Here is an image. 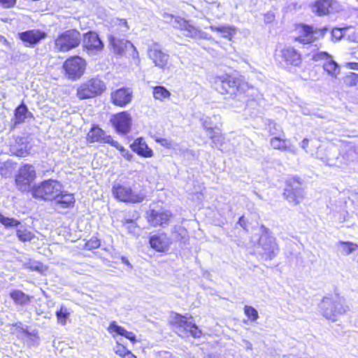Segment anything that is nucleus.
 <instances>
[{
  "label": "nucleus",
  "mask_w": 358,
  "mask_h": 358,
  "mask_svg": "<svg viewBox=\"0 0 358 358\" xmlns=\"http://www.w3.org/2000/svg\"><path fill=\"white\" fill-rule=\"evenodd\" d=\"M214 83L217 85V92L222 94H229L233 98L245 95L252 88L243 76H235L230 73L215 76Z\"/></svg>",
  "instance_id": "f257e3e1"
},
{
  "label": "nucleus",
  "mask_w": 358,
  "mask_h": 358,
  "mask_svg": "<svg viewBox=\"0 0 358 358\" xmlns=\"http://www.w3.org/2000/svg\"><path fill=\"white\" fill-rule=\"evenodd\" d=\"M327 31L328 28L327 27L314 29L312 25L298 23L294 27L296 36L293 38V41L302 45H309L324 38Z\"/></svg>",
  "instance_id": "f03ea898"
},
{
  "label": "nucleus",
  "mask_w": 358,
  "mask_h": 358,
  "mask_svg": "<svg viewBox=\"0 0 358 358\" xmlns=\"http://www.w3.org/2000/svg\"><path fill=\"white\" fill-rule=\"evenodd\" d=\"M62 188L60 182L54 179L44 180L32 186L30 189L31 196L44 201H53L56 194Z\"/></svg>",
  "instance_id": "7ed1b4c3"
},
{
  "label": "nucleus",
  "mask_w": 358,
  "mask_h": 358,
  "mask_svg": "<svg viewBox=\"0 0 358 358\" xmlns=\"http://www.w3.org/2000/svg\"><path fill=\"white\" fill-rule=\"evenodd\" d=\"M106 90V85L99 77L95 76L82 83L76 90V96L80 100L97 97Z\"/></svg>",
  "instance_id": "20e7f679"
},
{
  "label": "nucleus",
  "mask_w": 358,
  "mask_h": 358,
  "mask_svg": "<svg viewBox=\"0 0 358 358\" xmlns=\"http://www.w3.org/2000/svg\"><path fill=\"white\" fill-rule=\"evenodd\" d=\"M81 42L80 33L74 29L66 30L59 34L54 41L57 52H67L78 48Z\"/></svg>",
  "instance_id": "39448f33"
},
{
  "label": "nucleus",
  "mask_w": 358,
  "mask_h": 358,
  "mask_svg": "<svg viewBox=\"0 0 358 358\" xmlns=\"http://www.w3.org/2000/svg\"><path fill=\"white\" fill-rule=\"evenodd\" d=\"M36 179V171L31 164H24L20 166L15 176V185L22 192H30L31 184Z\"/></svg>",
  "instance_id": "423d86ee"
},
{
  "label": "nucleus",
  "mask_w": 358,
  "mask_h": 358,
  "mask_svg": "<svg viewBox=\"0 0 358 358\" xmlns=\"http://www.w3.org/2000/svg\"><path fill=\"white\" fill-rule=\"evenodd\" d=\"M169 324L171 327L189 331L191 336L194 338H199L203 336L202 330L194 322L192 315H183L178 313H172L171 320L169 322Z\"/></svg>",
  "instance_id": "0eeeda50"
},
{
  "label": "nucleus",
  "mask_w": 358,
  "mask_h": 358,
  "mask_svg": "<svg viewBox=\"0 0 358 358\" xmlns=\"http://www.w3.org/2000/svg\"><path fill=\"white\" fill-rule=\"evenodd\" d=\"M86 66L87 62L85 59L78 55H73L64 60L62 69L69 79L77 80L84 75Z\"/></svg>",
  "instance_id": "6e6552de"
},
{
  "label": "nucleus",
  "mask_w": 358,
  "mask_h": 358,
  "mask_svg": "<svg viewBox=\"0 0 358 358\" xmlns=\"http://www.w3.org/2000/svg\"><path fill=\"white\" fill-rule=\"evenodd\" d=\"M112 193L115 199L124 203H141L145 198L143 194H136L130 186L124 184L114 185L112 187Z\"/></svg>",
  "instance_id": "1a4fd4ad"
},
{
  "label": "nucleus",
  "mask_w": 358,
  "mask_h": 358,
  "mask_svg": "<svg viewBox=\"0 0 358 358\" xmlns=\"http://www.w3.org/2000/svg\"><path fill=\"white\" fill-rule=\"evenodd\" d=\"M302 180L298 177H292L287 180L283 196L294 205H298L303 199Z\"/></svg>",
  "instance_id": "9d476101"
},
{
  "label": "nucleus",
  "mask_w": 358,
  "mask_h": 358,
  "mask_svg": "<svg viewBox=\"0 0 358 358\" xmlns=\"http://www.w3.org/2000/svg\"><path fill=\"white\" fill-rule=\"evenodd\" d=\"M110 122L119 135H127L131 130L132 118L127 110L113 114L110 119Z\"/></svg>",
  "instance_id": "9b49d317"
},
{
  "label": "nucleus",
  "mask_w": 358,
  "mask_h": 358,
  "mask_svg": "<svg viewBox=\"0 0 358 358\" xmlns=\"http://www.w3.org/2000/svg\"><path fill=\"white\" fill-rule=\"evenodd\" d=\"M48 37V33L43 29H27L17 34V38L27 48H34Z\"/></svg>",
  "instance_id": "f8f14e48"
},
{
  "label": "nucleus",
  "mask_w": 358,
  "mask_h": 358,
  "mask_svg": "<svg viewBox=\"0 0 358 358\" xmlns=\"http://www.w3.org/2000/svg\"><path fill=\"white\" fill-rule=\"evenodd\" d=\"M321 310L323 315L327 320H331L332 321H335L336 320L338 315H341L345 313V309L339 301L329 296H325L322 299Z\"/></svg>",
  "instance_id": "ddd939ff"
},
{
  "label": "nucleus",
  "mask_w": 358,
  "mask_h": 358,
  "mask_svg": "<svg viewBox=\"0 0 358 358\" xmlns=\"http://www.w3.org/2000/svg\"><path fill=\"white\" fill-rule=\"evenodd\" d=\"M173 213L166 209H163L161 211L155 209H149L145 213L146 221L153 227L168 225L173 219Z\"/></svg>",
  "instance_id": "4468645a"
},
{
  "label": "nucleus",
  "mask_w": 358,
  "mask_h": 358,
  "mask_svg": "<svg viewBox=\"0 0 358 358\" xmlns=\"http://www.w3.org/2000/svg\"><path fill=\"white\" fill-rule=\"evenodd\" d=\"M134 98V92L131 87H121L112 90L110 94V102L112 105L124 108L129 105Z\"/></svg>",
  "instance_id": "2eb2a0df"
},
{
  "label": "nucleus",
  "mask_w": 358,
  "mask_h": 358,
  "mask_svg": "<svg viewBox=\"0 0 358 358\" xmlns=\"http://www.w3.org/2000/svg\"><path fill=\"white\" fill-rule=\"evenodd\" d=\"M148 243L154 251L162 254H167L172 244L171 238L166 233L150 236Z\"/></svg>",
  "instance_id": "dca6fc26"
},
{
  "label": "nucleus",
  "mask_w": 358,
  "mask_h": 358,
  "mask_svg": "<svg viewBox=\"0 0 358 358\" xmlns=\"http://www.w3.org/2000/svg\"><path fill=\"white\" fill-rule=\"evenodd\" d=\"M113 138L112 136L106 134V131L97 124H93L86 134V141L89 143L110 145Z\"/></svg>",
  "instance_id": "f3484780"
},
{
  "label": "nucleus",
  "mask_w": 358,
  "mask_h": 358,
  "mask_svg": "<svg viewBox=\"0 0 358 358\" xmlns=\"http://www.w3.org/2000/svg\"><path fill=\"white\" fill-rule=\"evenodd\" d=\"M83 47L88 52H97L103 49L104 45L96 32L89 31L83 35Z\"/></svg>",
  "instance_id": "a211bd4d"
},
{
  "label": "nucleus",
  "mask_w": 358,
  "mask_h": 358,
  "mask_svg": "<svg viewBox=\"0 0 358 358\" xmlns=\"http://www.w3.org/2000/svg\"><path fill=\"white\" fill-rule=\"evenodd\" d=\"M280 56L287 66H299L302 63V55L292 46L283 48Z\"/></svg>",
  "instance_id": "6ab92c4d"
},
{
  "label": "nucleus",
  "mask_w": 358,
  "mask_h": 358,
  "mask_svg": "<svg viewBox=\"0 0 358 358\" xmlns=\"http://www.w3.org/2000/svg\"><path fill=\"white\" fill-rule=\"evenodd\" d=\"M107 29L110 32L108 37L120 38L126 36L129 26L125 19L115 18L109 22Z\"/></svg>",
  "instance_id": "aec40b11"
},
{
  "label": "nucleus",
  "mask_w": 358,
  "mask_h": 358,
  "mask_svg": "<svg viewBox=\"0 0 358 358\" xmlns=\"http://www.w3.org/2000/svg\"><path fill=\"white\" fill-rule=\"evenodd\" d=\"M109 45L113 53L117 55H123L125 54L126 51L131 48L134 50V53L137 55L138 52L136 51V48L128 40H124L123 38H115V37H108Z\"/></svg>",
  "instance_id": "412c9836"
},
{
  "label": "nucleus",
  "mask_w": 358,
  "mask_h": 358,
  "mask_svg": "<svg viewBox=\"0 0 358 358\" xmlns=\"http://www.w3.org/2000/svg\"><path fill=\"white\" fill-rule=\"evenodd\" d=\"M53 201L55 205L61 208L71 209L74 208L76 204L75 195L62 189L57 192Z\"/></svg>",
  "instance_id": "4be33fe9"
},
{
  "label": "nucleus",
  "mask_w": 358,
  "mask_h": 358,
  "mask_svg": "<svg viewBox=\"0 0 358 358\" xmlns=\"http://www.w3.org/2000/svg\"><path fill=\"white\" fill-rule=\"evenodd\" d=\"M130 148L138 156L144 158H151L154 156V152L150 148L143 137L136 138L130 145Z\"/></svg>",
  "instance_id": "5701e85b"
},
{
  "label": "nucleus",
  "mask_w": 358,
  "mask_h": 358,
  "mask_svg": "<svg viewBox=\"0 0 358 358\" xmlns=\"http://www.w3.org/2000/svg\"><path fill=\"white\" fill-rule=\"evenodd\" d=\"M32 118H34L33 114L29 111L24 101H22L14 110L13 117L12 119L13 127L25 122L27 119Z\"/></svg>",
  "instance_id": "b1692460"
},
{
  "label": "nucleus",
  "mask_w": 358,
  "mask_h": 358,
  "mask_svg": "<svg viewBox=\"0 0 358 358\" xmlns=\"http://www.w3.org/2000/svg\"><path fill=\"white\" fill-rule=\"evenodd\" d=\"M148 56L155 65L160 69H165L168 65L169 55L161 49L152 47L148 50Z\"/></svg>",
  "instance_id": "393cba45"
},
{
  "label": "nucleus",
  "mask_w": 358,
  "mask_h": 358,
  "mask_svg": "<svg viewBox=\"0 0 358 358\" xmlns=\"http://www.w3.org/2000/svg\"><path fill=\"white\" fill-rule=\"evenodd\" d=\"M334 0H316L311 5L312 11L318 16L328 15L334 8Z\"/></svg>",
  "instance_id": "a878e982"
},
{
  "label": "nucleus",
  "mask_w": 358,
  "mask_h": 358,
  "mask_svg": "<svg viewBox=\"0 0 358 358\" xmlns=\"http://www.w3.org/2000/svg\"><path fill=\"white\" fill-rule=\"evenodd\" d=\"M107 330L110 334L122 336L134 344L137 342L136 336L134 332L127 331L124 327L119 326L115 321L110 323Z\"/></svg>",
  "instance_id": "bb28decb"
},
{
  "label": "nucleus",
  "mask_w": 358,
  "mask_h": 358,
  "mask_svg": "<svg viewBox=\"0 0 358 358\" xmlns=\"http://www.w3.org/2000/svg\"><path fill=\"white\" fill-rule=\"evenodd\" d=\"M24 138H18V145H13L10 147V152L13 155L18 157H26L30 154V147Z\"/></svg>",
  "instance_id": "cd10ccee"
},
{
  "label": "nucleus",
  "mask_w": 358,
  "mask_h": 358,
  "mask_svg": "<svg viewBox=\"0 0 358 358\" xmlns=\"http://www.w3.org/2000/svg\"><path fill=\"white\" fill-rule=\"evenodd\" d=\"M10 297L13 299L14 303L17 305L24 306L28 304L33 296H29L24 293L22 291L19 289H13L10 292Z\"/></svg>",
  "instance_id": "c85d7f7f"
},
{
  "label": "nucleus",
  "mask_w": 358,
  "mask_h": 358,
  "mask_svg": "<svg viewBox=\"0 0 358 358\" xmlns=\"http://www.w3.org/2000/svg\"><path fill=\"white\" fill-rule=\"evenodd\" d=\"M16 236L21 242L26 243L30 242L35 237L34 232H32L28 227L20 226L16 230Z\"/></svg>",
  "instance_id": "c756f323"
},
{
  "label": "nucleus",
  "mask_w": 358,
  "mask_h": 358,
  "mask_svg": "<svg viewBox=\"0 0 358 358\" xmlns=\"http://www.w3.org/2000/svg\"><path fill=\"white\" fill-rule=\"evenodd\" d=\"M212 30L220 33L223 38L232 41L234 36L236 32V28L230 26H220L212 28Z\"/></svg>",
  "instance_id": "7c9ffc66"
},
{
  "label": "nucleus",
  "mask_w": 358,
  "mask_h": 358,
  "mask_svg": "<svg viewBox=\"0 0 358 358\" xmlns=\"http://www.w3.org/2000/svg\"><path fill=\"white\" fill-rule=\"evenodd\" d=\"M287 139L283 136L282 137L275 136L271 138L270 144L275 150L281 151L287 150L289 148Z\"/></svg>",
  "instance_id": "2f4dec72"
},
{
  "label": "nucleus",
  "mask_w": 358,
  "mask_h": 358,
  "mask_svg": "<svg viewBox=\"0 0 358 358\" xmlns=\"http://www.w3.org/2000/svg\"><path fill=\"white\" fill-rule=\"evenodd\" d=\"M153 97L156 100L164 101L169 99L171 94V92L164 86H155L152 87Z\"/></svg>",
  "instance_id": "473e14b6"
},
{
  "label": "nucleus",
  "mask_w": 358,
  "mask_h": 358,
  "mask_svg": "<svg viewBox=\"0 0 358 358\" xmlns=\"http://www.w3.org/2000/svg\"><path fill=\"white\" fill-rule=\"evenodd\" d=\"M324 70L331 76L336 77L337 75L340 73V68L338 64L332 59V58H329L327 61H325L323 64Z\"/></svg>",
  "instance_id": "72a5a7b5"
},
{
  "label": "nucleus",
  "mask_w": 358,
  "mask_h": 358,
  "mask_svg": "<svg viewBox=\"0 0 358 358\" xmlns=\"http://www.w3.org/2000/svg\"><path fill=\"white\" fill-rule=\"evenodd\" d=\"M24 267L31 271H36L41 275H45L48 271V266L41 262H28Z\"/></svg>",
  "instance_id": "f704fd0d"
},
{
  "label": "nucleus",
  "mask_w": 358,
  "mask_h": 358,
  "mask_svg": "<svg viewBox=\"0 0 358 358\" xmlns=\"http://www.w3.org/2000/svg\"><path fill=\"white\" fill-rule=\"evenodd\" d=\"M338 244L344 255H349L358 250V244L351 241H339Z\"/></svg>",
  "instance_id": "c9c22d12"
},
{
  "label": "nucleus",
  "mask_w": 358,
  "mask_h": 358,
  "mask_svg": "<svg viewBox=\"0 0 358 358\" xmlns=\"http://www.w3.org/2000/svg\"><path fill=\"white\" fill-rule=\"evenodd\" d=\"M58 323L62 325H66L67 319L70 316V313L67 308L62 306L55 313Z\"/></svg>",
  "instance_id": "e433bc0d"
},
{
  "label": "nucleus",
  "mask_w": 358,
  "mask_h": 358,
  "mask_svg": "<svg viewBox=\"0 0 358 358\" xmlns=\"http://www.w3.org/2000/svg\"><path fill=\"white\" fill-rule=\"evenodd\" d=\"M0 223L6 228L15 227L20 225V222L13 217H5L0 212Z\"/></svg>",
  "instance_id": "4c0bfd02"
},
{
  "label": "nucleus",
  "mask_w": 358,
  "mask_h": 358,
  "mask_svg": "<svg viewBox=\"0 0 358 358\" xmlns=\"http://www.w3.org/2000/svg\"><path fill=\"white\" fill-rule=\"evenodd\" d=\"M114 352L120 358H127L132 353L131 350L120 343H116Z\"/></svg>",
  "instance_id": "58836bf2"
},
{
  "label": "nucleus",
  "mask_w": 358,
  "mask_h": 358,
  "mask_svg": "<svg viewBox=\"0 0 358 358\" xmlns=\"http://www.w3.org/2000/svg\"><path fill=\"white\" fill-rule=\"evenodd\" d=\"M13 169V163L9 161L5 162L0 166V174L4 178H7L12 174Z\"/></svg>",
  "instance_id": "ea45409f"
},
{
  "label": "nucleus",
  "mask_w": 358,
  "mask_h": 358,
  "mask_svg": "<svg viewBox=\"0 0 358 358\" xmlns=\"http://www.w3.org/2000/svg\"><path fill=\"white\" fill-rule=\"evenodd\" d=\"M243 310L244 314L250 321L255 322L258 319V312L254 307L247 305L244 306Z\"/></svg>",
  "instance_id": "a19ab883"
},
{
  "label": "nucleus",
  "mask_w": 358,
  "mask_h": 358,
  "mask_svg": "<svg viewBox=\"0 0 358 358\" xmlns=\"http://www.w3.org/2000/svg\"><path fill=\"white\" fill-rule=\"evenodd\" d=\"M345 85L348 87H353L358 84V74L350 72L343 78Z\"/></svg>",
  "instance_id": "79ce46f5"
},
{
  "label": "nucleus",
  "mask_w": 358,
  "mask_h": 358,
  "mask_svg": "<svg viewBox=\"0 0 358 358\" xmlns=\"http://www.w3.org/2000/svg\"><path fill=\"white\" fill-rule=\"evenodd\" d=\"M101 246V241L96 237H92L85 243V248L87 250L97 249Z\"/></svg>",
  "instance_id": "37998d69"
},
{
  "label": "nucleus",
  "mask_w": 358,
  "mask_h": 358,
  "mask_svg": "<svg viewBox=\"0 0 358 358\" xmlns=\"http://www.w3.org/2000/svg\"><path fill=\"white\" fill-rule=\"evenodd\" d=\"M110 146L115 148V149H117L118 151L120 152L122 156L123 157H124L129 152V151L127 150V149H125L124 148V146H122L117 140H115V138H113V141L111 142Z\"/></svg>",
  "instance_id": "c03bdc74"
},
{
  "label": "nucleus",
  "mask_w": 358,
  "mask_h": 358,
  "mask_svg": "<svg viewBox=\"0 0 358 358\" xmlns=\"http://www.w3.org/2000/svg\"><path fill=\"white\" fill-rule=\"evenodd\" d=\"M110 146L115 148V149H117L118 151L120 152L122 156L123 157H124L129 152V151L127 150V149H125L124 148V146H122L117 140H115V138H113V141L111 142Z\"/></svg>",
  "instance_id": "a18cd8bd"
},
{
  "label": "nucleus",
  "mask_w": 358,
  "mask_h": 358,
  "mask_svg": "<svg viewBox=\"0 0 358 358\" xmlns=\"http://www.w3.org/2000/svg\"><path fill=\"white\" fill-rule=\"evenodd\" d=\"M331 56L327 52H319L313 55V60L319 62L322 60L327 61Z\"/></svg>",
  "instance_id": "49530a36"
},
{
  "label": "nucleus",
  "mask_w": 358,
  "mask_h": 358,
  "mask_svg": "<svg viewBox=\"0 0 358 358\" xmlns=\"http://www.w3.org/2000/svg\"><path fill=\"white\" fill-rule=\"evenodd\" d=\"M16 3L17 0H0V6L6 9L14 8Z\"/></svg>",
  "instance_id": "de8ad7c7"
},
{
  "label": "nucleus",
  "mask_w": 358,
  "mask_h": 358,
  "mask_svg": "<svg viewBox=\"0 0 358 358\" xmlns=\"http://www.w3.org/2000/svg\"><path fill=\"white\" fill-rule=\"evenodd\" d=\"M264 18L266 23H271L275 20V15L273 13L268 12L264 14Z\"/></svg>",
  "instance_id": "09e8293b"
},
{
  "label": "nucleus",
  "mask_w": 358,
  "mask_h": 358,
  "mask_svg": "<svg viewBox=\"0 0 358 358\" xmlns=\"http://www.w3.org/2000/svg\"><path fill=\"white\" fill-rule=\"evenodd\" d=\"M208 131H209L210 132V138L212 141H215L219 140V138L220 137V134H215L214 132L213 128H208Z\"/></svg>",
  "instance_id": "8fccbe9b"
},
{
  "label": "nucleus",
  "mask_w": 358,
  "mask_h": 358,
  "mask_svg": "<svg viewBox=\"0 0 358 358\" xmlns=\"http://www.w3.org/2000/svg\"><path fill=\"white\" fill-rule=\"evenodd\" d=\"M346 67L351 70L358 71V62H350L346 64Z\"/></svg>",
  "instance_id": "3c124183"
},
{
  "label": "nucleus",
  "mask_w": 358,
  "mask_h": 358,
  "mask_svg": "<svg viewBox=\"0 0 358 358\" xmlns=\"http://www.w3.org/2000/svg\"><path fill=\"white\" fill-rule=\"evenodd\" d=\"M156 141L163 146L169 148L171 145V142L166 138L157 139Z\"/></svg>",
  "instance_id": "603ef678"
},
{
  "label": "nucleus",
  "mask_w": 358,
  "mask_h": 358,
  "mask_svg": "<svg viewBox=\"0 0 358 358\" xmlns=\"http://www.w3.org/2000/svg\"><path fill=\"white\" fill-rule=\"evenodd\" d=\"M122 223L124 226L128 224H131L134 227H137V224L133 220L126 219L122 222Z\"/></svg>",
  "instance_id": "864d4df0"
},
{
  "label": "nucleus",
  "mask_w": 358,
  "mask_h": 358,
  "mask_svg": "<svg viewBox=\"0 0 358 358\" xmlns=\"http://www.w3.org/2000/svg\"><path fill=\"white\" fill-rule=\"evenodd\" d=\"M238 224L243 228V229H246V227H247V224H246V222L245 220H244V217L243 216H241L239 220H238Z\"/></svg>",
  "instance_id": "5fc2aeb1"
},
{
  "label": "nucleus",
  "mask_w": 358,
  "mask_h": 358,
  "mask_svg": "<svg viewBox=\"0 0 358 358\" xmlns=\"http://www.w3.org/2000/svg\"><path fill=\"white\" fill-rule=\"evenodd\" d=\"M308 143H309V141L308 139L307 138H304L303 139L302 142H301V146L303 149H306V148L308 146Z\"/></svg>",
  "instance_id": "6e6d98bb"
},
{
  "label": "nucleus",
  "mask_w": 358,
  "mask_h": 358,
  "mask_svg": "<svg viewBox=\"0 0 358 358\" xmlns=\"http://www.w3.org/2000/svg\"><path fill=\"white\" fill-rule=\"evenodd\" d=\"M124 158L128 162H131L134 159V155L129 152Z\"/></svg>",
  "instance_id": "4d7b16f0"
},
{
  "label": "nucleus",
  "mask_w": 358,
  "mask_h": 358,
  "mask_svg": "<svg viewBox=\"0 0 358 358\" xmlns=\"http://www.w3.org/2000/svg\"><path fill=\"white\" fill-rule=\"evenodd\" d=\"M127 358H137V357L134 354L131 353Z\"/></svg>",
  "instance_id": "13d9d810"
},
{
  "label": "nucleus",
  "mask_w": 358,
  "mask_h": 358,
  "mask_svg": "<svg viewBox=\"0 0 358 358\" xmlns=\"http://www.w3.org/2000/svg\"><path fill=\"white\" fill-rule=\"evenodd\" d=\"M136 215H137V218L138 217L139 215H138V212H136Z\"/></svg>",
  "instance_id": "bf43d9fd"
}]
</instances>
